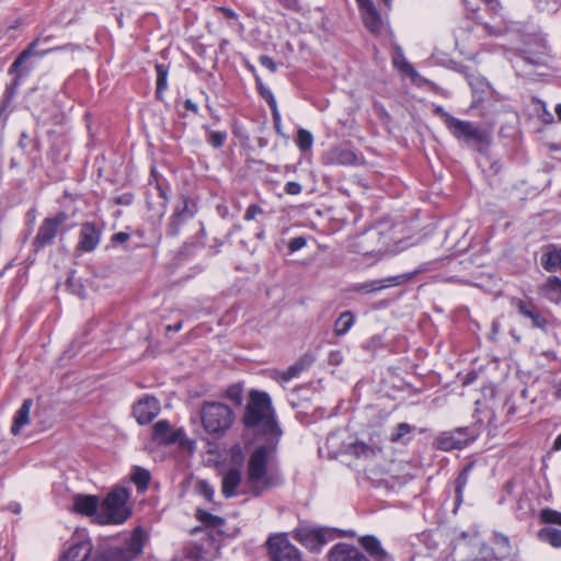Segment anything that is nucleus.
I'll use <instances>...</instances> for the list:
<instances>
[{
  "mask_svg": "<svg viewBox=\"0 0 561 561\" xmlns=\"http://www.w3.org/2000/svg\"><path fill=\"white\" fill-rule=\"evenodd\" d=\"M296 145L302 152L310 150L313 145L312 134L307 129L299 128L297 131Z\"/></svg>",
  "mask_w": 561,
  "mask_h": 561,
  "instance_id": "nucleus-34",
  "label": "nucleus"
},
{
  "mask_svg": "<svg viewBox=\"0 0 561 561\" xmlns=\"http://www.w3.org/2000/svg\"><path fill=\"white\" fill-rule=\"evenodd\" d=\"M260 94L266 102L268 101V96H274L271 90L262 85L260 87Z\"/></svg>",
  "mask_w": 561,
  "mask_h": 561,
  "instance_id": "nucleus-57",
  "label": "nucleus"
},
{
  "mask_svg": "<svg viewBox=\"0 0 561 561\" xmlns=\"http://www.w3.org/2000/svg\"><path fill=\"white\" fill-rule=\"evenodd\" d=\"M217 10L222 15V18L229 22L231 27L240 32L243 31V26L238 20V14L233 10L225 7H220Z\"/></svg>",
  "mask_w": 561,
  "mask_h": 561,
  "instance_id": "nucleus-35",
  "label": "nucleus"
},
{
  "mask_svg": "<svg viewBox=\"0 0 561 561\" xmlns=\"http://www.w3.org/2000/svg\"><path fill=\"white\" fill-rule=\"evenodd\" d=\"M540 263L547 272H556L561 268V249H557L554 245L547 247Z\"/></svg>",
  "mask_w": 561,
  "mask_h": 561,
  "instance_id": "nucleus-27",
  "label": "nucleus"
},
{
  "mask_svg": "<svg viewBox=\"0 0 561 561\" xmlns=\"http://www.w3.org/2000/svg\"><path fill=\"white\" fill-rule=\"evenodd\" d=\"M68 215L65 211H59L55 216L45 218L38 227L37 233L33 240V248L35 252L41 251L47 245H50L60 231V227L67 221Z\"/></svg>",
  "mask_w": 561,
  "mask_h": 561,
  "instance_id": "nucleus-7",
  "label": "nucleus"
},
{
  "mask_svg": "<svg viewBox=\"0 0 561 561\" xmlns=\"http://www.w3.org/2000/svg\"><path fill=\"white\" fill-rule=\"evenodd\" d=\"M152 437L159 444L165 445L179 443L181 446H186L194 444L185 437L182 428H173L167 420H160L153 425Z\"/></svg>",
  "mask_w": 561,
  "mask_h": 561,
  "instance_id": "nucleus-12",
  "label": "nucleus"
},
{
  "mask_svg": "<svg viewBox=\"0 0 561 561\" xmlns=\"http://www.w3.org/2000/svg\"><path fill=\"white\" fill-rule=\"evenodd\" d=\"M129 238H130L129 233L121 231V232L113 234L112 242L115 244L124 243L127 240H129Z\"/></svg>",
  "mask_w": 561,
  "mask_h": 561,
  "instance_id": "nucleus-53",
  "label": "nucleus"
},
{
  "mask_svg": "<svg viewBox=\"0 0 561 561\" xmlns=\"http://www.w3.org/2000/svg\"><path fill=\"white\" fill-rule=\"evenodd\" d=\"M556 114H557L559 121H561V104H558L556 106Z\"/></svg>",
  "mask_w": 561,
  "mask_h": 561,
  "instance_id": "nucleus-64",
  "label": "nucleus"
},
{
  "mask_svg": "<svg viewBox=\"0 0 561 561\" xmlns=\"http://www.w3.org/2000/svg\"><path fill=\"white\" fill-rule=\"evenodd\" d=\"M156 72H157L156 95L158 99H161L163 91L167 89L168 67L163 64H158V65H156Z\"/></svg>",
  "mask_w": 561,
  "mask_h": 561,
  "instance_id": "nucleus-33",
  "label": "nucleus"
},
{
  "mask_svg": "<svg viewBox=\"0 0 561 561\" xmlns=\"http://www.w3.org/2000/svg\"><path fill=\"white\" fill-rule=\"evenodd\" d=\"M275 443L257 446L250 455L243 482V493L259 497L284 484V477L275 461Z\"/></svg>",
  "mask_w": 561,
  "mask_h": 561,
  "instance_id": "nucleus-1",
  "label": "nucleus"
},
{
  "mask_svg": "<svg viewBox=\"0 0 561 561\" xmlns=\"http://www.w3.org/2000/svg\"><path fill=\"white\" fill-rule=\"evenodd\" d=\"M414 274H401L396 276H389L381 279H374L362 284H355L352 286V291L360 294H371L379 291L385 288L402 285L409 282Z\"/></svg>",
  "mask_w": 561,
  "mask_h": 561,
  "instance_id": "nucleus-14",
  "label": "nucleus"
},
{
  "mask_svg": "<svg viewBox=\"0 0 561 561\" xmlns=\"http://www.w3.org/2000/svg\"><path fill=\"white\" fill-rule=\"evenodd\" d=\"M226 396L229 400H231L236 404H241L242 388L239 385H232L226 390Z\"/></svg>",
  "mask_w": 561,
  "mask_h": 561,
  "instance_id": "nucleus-43",
  "label": "nucleus"
},
{
  "mask_svg": "<svg viewBox=\"0 0 561 561\" xmlns=\"http://www.w3.org/2000/svg\"><path fill=\"white\" fill-rule=\"evenodd\" d=\"M497 542H501L503 546H506V547H508V545H510L508 537L505 535H499Z\"/></svg>",
  "mask_w": 561,
  "mask_h": 561,
  "instance_id": "nucleus-59",
  "label": "nucleus"
},
{
  "mask_svg": "<svg viewBox=\"0 0 561 561\" xmlns=\"http://www.w3.org/2000/svg\"><path fill=\"white\" fill-rule=\"evenodd\" d=\"M468 82L474 92L480 91L483 93L489 88L484 79L476 76H468Z\"/></svg>",
  "mask_w": 561,
  "mask_h": 561,
  "instance_id": "nucleus-44",
  "label": "nucleus"
},
{
  "mask_svg": "<svg viewBox=\"0 0 561 561\" xmlns=\"http://www.w3.org/2000/svg\"><path fill=\"white\" fill-rule=\"evenodd\" d=\"M264 210L261 206L256 204H251L248 206L244 213V219L248 221L254 220L257 215L263 214Z\"/></svg>",
  "mask_w": 561,
  "mask_h": 561,
  "instance_id": "nucleus-46",
  "label": "nucleus"
},
{
  "mask_svg": "<svg viewBox=\"0 0 561 561\" xmlns=\"http://www.w3.org/2000/svg\"><path fill=\"white\" fill-rule=\"evenodd\" d=\"M267 104L272 111V114H274L275 111H278L277 103L274 96H268Z\"/></svg>",
  "mask_w": 561,
  "mask_h": 561,
  "instance_id": "nucleus-58",
  "label": "nucleus"
},
{
  "mask_svg": "<svg viewBox=\"0 0 561 561\" xmlns=\"http://www.w3.org/2000/svg\"><path fill=\"white\" fill-rule=\"evenodd\" d=\"M261 66L268 69L271 72H275L277 70L276 62L267 55H262L259 58Z\"/></svg>",
  "mask_w": 561,
  "mask_h": 561,
  "instance_id": "nucleus-50",
  "label": "nucleus"
},
{
  "mask_svg": "<svg viewBox=\"0 0 561 561\" xmlns=\"http://www.w3.org/2000/svg\"><path fill=\"white\" fill-rule=\"evenodd\" d=\"M359 543L373 561H393L392 557L382 548L377 537L363 536L359 538Z\"/></svg>",
  "mask_w": 561,
  "mask_h": 561,
  "instance_id": "nucleus-21",
  "label": "nucleus"
},
{
  "mask_svg": "<svg viewBox=\"0 0 561 561\" xmlns=\"http://www.w3.org/2000/svg\"><path fill=\"white\" fill-rule=\"evenodd\" d=\"M184 222L185 220L172 215L167 228V233L171 237H176L180 233L181 227Z\"/></svg>",
  "mask_w": 561,
  "mask_h": 561,
  "instance_id": "nucleus-42",
  "label": "nucleus"
},
{
  "mask_svg": "<svg viewBox=\"0 0 561 561\" xmlns=\"http://www.w3.org/2000/svg\"><path fill=\"white\" fill-rule=\"evenodd\" d=\"M195 516L198 522L205 527L204 534L207 537L205 542H202L199 546H196L197 552L195 553V558L201 561L204 560V552H208L209 550H217L218 545L215 538V530H218L220 527L225 525V519L222 517L213 515L202 508H197Z\"/></svg>",
  "mask_w": 561,
  "mask_h": 561,
  "instance_id": "nucleus-6",
  "label": "nucleus"
},
{
  "mask_svg": "<svg viewBox=\"0 0 561 561\" xmlns=\"http://www.w3.org/2000/svg\"><path fill=\"white\" fill-rule=\"evenodd\" d=\"M285 7L294 8L297 4V0H279Z\"/></svg>",
  "mask_w": 561,
  "mask_h": 561,
  "instance_id": "nucleus-60",
  "label": "nucleus"
},
{
  "mask_svg": "<svg viewBox=\"0 0 561 561\" xmlns=\"http://www.w3.org/2000/svg\"><path fill=\"white\" fill-rule=\"evenodd\" d=\"M328 559L329 561H360L363 553L348 543L339 542L330 549Z\"/></svg>",
  "mask_w": 561,
  "mask_h": 561,
  "instance_id": "nucleus-20",
  "label": "nucleus"
},
{
  "mask_svg": "<svg viewBox=\"0 0 561 561\" xmlns=\"http://www.w3.org/2000/svg\"><path fill=\"white\" fill-rule=\"evenodd\" d=\"M351 453L354 454L356 457H371L376 454V449L364 444L360 442H357L351 446Z\"/></svg>",
  "mask_w": 561,
  "mask_h": 561,
  "instance_id": "nucleus-37",
  "label": "nucleus"
},
{
  "mask_svg": "<svg viewBox=\"0 0 561 561\" xmlns=\"http://www.w3.org/2000/svg\"><path fill=\"white\" fill-rule=\"evenodd\" d=\"M203 428L214 438L222 437L234 422L232 409L217 401H205L199 409Z\"/></svg>",
  "mask_w": 561,
  "mask_h": 561,
  "instance_id": "nucleus-3",
  "label": "nucleus"
},
{
  "mask_svg": "<svg viewBox=\"0 0 561 561\" xmlns=\"http://www.w3.org/2000/svg\"><path fill=\"white\" fill-rule=\"evenodd\" d=\"M243 423L245 427L255 428L270 436L271 439H277L282 435L275 420L271 398L265 392L252 391L250 393V400L243 414Z\"/></svg>",
  "mask_w": 561,
  "mask_h": 561,
  "instance_id": "nucleus-2",
  "label": "nucleus"
},
{
  "mask_svg": "<svg viewBox=\"0 0 561 561\" xmlns=\"http://www.w3.org/2000/svg\"><path fill=\"white\" fill-rule=\"evenodd\" d=\"M342 359V356H341V353L340 352H332L330 354V363L331 364H335L337 365Z\"/></svg>",
  "mask_w": 561,
  "mask_h": 561,
  "instance_id": "nucleus-56",
  "label": "nucleus"
},
{
  "mask_svg": "<svg viewBox=\"0 0 561 561\" xmlns=\"http://www.w3.org/2000/svg\"><path fill=\"white\" fill-rule=\"evenodd\" d=\"M242 484V472L239 468L232 467L229 468L222 476L221 480V493L226 499L234 497L241 492H239V488ZM242 494L243 491H242Z\"/></svg>",
  "mask_w": 561,
  "mask_h": 561,
  "instance_id": "nucleus-18",
  "label": "nucleus"
},
{
  "mask_svg": "<svg viewBox=\"0 0 561 561\" xmlns=\"http://www.w3.org/2000/svg\"><path fill=\"white\" fill-rule=\"evenodd\" d=\"M157 188L159 191V196L162 197L164 201H167L168 197H167L165 191L160 185H158Z\"/></svg>",
  "mask_w": 561,
  "mask_h": 561,
  "instance_id": "nucleus-63",
  "label": "nucleus"
},
{
  "mask_svg": "<svg viewBox=\"0 0 561 561\" xmlns=\"http://www.w3.org/2000/svg\"><path fill=\"white\" fill-rule=\"evenodd\" d=\"M314 528H298L294 533V538L304 546L314 548Z\"/></svg>",
  "mask_w": 561,
  "mask_h": 561,
  "instance_id": "nucleus-32",
  "label": "nucleus"
},
{
  "mask_svg": "<svg viewBox=\"0 0 561 561\" xmlns=\"http://www.w3.org/2000/svg\"><path fill=\"white\" fill-rule=\"evenodd\" d=\"M538 294L552 304L561 305V279L558 276H549L538 286Z\"/></svg>",
  "mask_w": 561,
  "mask_h": 561,
  "instance_id": "nucleus-22",
  "label": "nucleus"
},
{
  "mask_svg": "<svg viewBox=\"0 0 561 561\" xmlns=\"http://www.w3.org/2000/svg\"><path fill=\"white\" fill-rule=\"evenodd\" d=\"M307 244V240L305 237H296V238H293L290 239L289 243H288V248L290 250V252H296L300 249H302L305 245Z\"/></svg>",
  "mask_w": 561,
  "mask_h": 561,
  "instance_id": "nucleus-49",
  "label": "nucleus"
},
{
  "mask_svg": "<svg viewBox=\"0 0 561 561\" xmlns=\"http://www.w3.org/2000/svg\"><path fill=\"white\" fill-rule=\"evenodd\" d=\"M160 412V403L153 397H145L134 404L133 413L139 424L150 423Z\"/></svg>",
  "mask_w": 561,
  "mask_h": 561,
  "instance_id": "nucleus-16",
  "label": "nucleus"
},
{
  "mask_svg": "<svg viewBox=\"0 0 561 561\" xmlns=\"http://www.w3.org/2000/svg\"><path fill=\"white\" fill-rule=\"evenodd\" d=\"M197 490L201 495H203L208 502H213L215 491L213 486L205 480H201L197 482Z\"/></svg>",
  "mask_w": 561,
  "mask_h": 561,
  "instance_id": "nucleus-40",
  "label": "nucleus"
},
{
  "mask_svg": "<svg viewBox=\"0 0 561 561\" xmlns=\"http://www.w3.org/2000/svg\"><path fill=\"white\" fill-rule=\"evenodd\" d=\"M39 43V39L36 38L34 39L28 46L26 49H24L18 57L16 59L13 61V64L11 65L10 69H9V73L11 75H16L15 79L13 80V82L7 87L4 93H3V96H2V101L0 103V122H3L5 123V121L8 119V116H9V108L11 107V104L13 102V99L16 94V90H18V87L20 84V77L23 75L20 70V68L22 67L23 62L31 57V55L34 53V49L37 47Z\"/></svg>",
  "mask_w": 561,
  "mask_h": 561,
  "instance_id": "nucleus-5",
  "label": "nucleus"
},
{
  "mask_svg": "<svg viewBox=\"0 0 561 561\" xmlns=\"http://www.w3.org/2000/svg\"><path fill=\"white\" fill-rule=\"evenodd\" d=\"M267 546L270 561H300L299 550L284 534L271 536Z\"/></svg>",
  "mask_w": 561,
  "mask_h": 561,
  "instance_id": "nucleus-10",
  "label": "nucleus"
},
{
  "mask_svg": "<svg viewBox=\"0 0 561 561\" xmlns=\"http://www.w3.org/2000/svg\"><path fill=\"white\" fill-rule=\"evenodd\" d=\"M364 158L346 145L330 148L323 156L325 164L332 165H358Z\"/></svg>",
  "mask_w": 561,
  "mask_h": 561,
  "instance_id": "nucleus-13",
  "label": "nucleus"
},
{
  "mask_svg": "<svg viewBox=\"0 0 561 561\" xmlns=\"http://www.w3.org/2000/svg\"><path fill=\"white\" fill-rule=\"evenodd\" d=\"M207 130V142L210 144L214 148H220L224 146L227 139L226 131H217L206 128Z\"/></svg>",
  "mask_w": 561,
  "mask_h": 561,
  "instance_id": "nucleus-36",
  "label": "nucleus"
},
{
  "mask_svg": "<svg viewBox=\"0 0 561 561\" xmlns=\"http://www.w3.org/2000/svg\"><path fill=\"white\" fill-rule=\"evenodd\" d=\"M92 548V542L89 539L73 542L60 561H96L98 557L91 556Z\"/></svg>",
  "mask_w": 561,
  "mask_h": 561,
  "instance_id": "nucleus-19",
  "label": "nucleus"
},
{
  "mask_svg": "<svg viewBox=\"0 0 561 561\" xmlns=\"http://www.w3.org/2000/svg\"><path fill=\"white\" fill-rule=\"evenodd\" d=\"M301 185L295 181L287 182L284 187V191L289 195H298L301 193Z\"/></svg>",
  "mask_w": 561,
  "mask_h": 561,
  "instance_id": "nucleus-51",
  "label": "nucleus"
},
{
  "mask_svg": "<svg viewBox=\"0 0 561 561\" xmlns=\"http://www.w3.org/2000/svg\"><path fill=\"white\" fill-rule=\"evenodd\" d=\"M231 461L234 465H241L244 460L243 449L240 445H234L230 450Z\"/></svg>",
  "mask_w": 561,
  "mask_h": 561,
  "instance_id": "nucleus-47",
  "label": "nucleus"
},
{
  "mask_svg": "<svg viewBox=\"0 0 561 561\" xmlns=\"http://www.w3.org/2000/svg\"><path fill=\"white\" fill-rule=\"evenodd\" d=\"M365 26L373 33H379L382 21L374 2L359 9Z\"/></svg>",
  "mask_w": 561,
  "mask_h": 561,
  "instance_id": "nucleus-24",
  "label": "nucleus"
},
{
  "mask_svg": "<svg viewBox=\"0 0 561 561\" xmlns=\"http://www.w3.org/2000/svg\"><path fill=\"white\" fill-rule=\"evenodd\" d=\"M142 546V534L137 529L124 547L108 548L96 561H131L141 553Z\"/></svg>",
  "mask_w": 561,
  "mask_h": 561,
  "instance_id": "nucleus-8",
  "label": "nucleus"
},
{
  "mask_svg": "<svg viewBox=\"0 0 561 561\" xmlns=\"http://www.w3.org/2000/svg\"><path fill=\"white\" fill-rule=\"evenodd\" d=\"M131 480L137 485L138 491H145L150 482V472L147 469L136 467Z\"/></svg>",
  "mask_w": 561,
  "mask_h": 561,
  "instance_id": "nucleus-31",
  "label": "nucleus"
},
{
  "mask_svg": "<svg viewBox=\"0 0 561 561\" xmlns=\"http://www.w3.org/2000/svg\"><path fill=\"white\" fill-rule=\"evenodd\" d=\"M272 116H273V123H274V127H275L276 133L278 135H280V136H285L284 133H283V129H282L279 111H275V113L272 114Z\"/></svg>",
  "mask_w": 561,
  "mask_h": 561,
  "instance_id": "nucleus-52",
  "label": "nucleus"
},
{
  "mask_svg": "<svg viewBox=\"0 0 561 561\" xmlns=\"http://www.w3.org/2000/svg\"><path fill=\"white\" fill-rule=\"evenodd\" d=\"M173 215L185 221L194 216L193 210L188 207L187 198L182 199L181 204L175 207Z\"/></svg>",
  "mask_w": 561,
  "mask_h": 561,
  "instance_id": "nucleus-38",
  "label": "nucleus"
},
{
  "mask_svg": "<svg viewBox=\"0 0 561 561\" xmlns=\"http://www.w3.org/2000/svg\"><path fill=\"white\" fill-rule=\"evenodd\" d=\"M181 329H182V322H178L174 325H168V328H167L168 331H174V332H178Z\"/></svg>",
  "mask_w": 561,
  "mask_h": 561,
  "instance_id": "nucleus-61",
  "label": "nucleus"
},
{
  "mask_svg": "<svg viewBox=\"0 0 561 561\" xmlns=\"http://www.w3.org/2000/svg\"><path fill=\"white\" fill-rule=\"evenodd\" d=\"M355 321V317L351 311H344L340 314L334 323V333L336 335L346 334L350 329L353 327Z\"/></svg>",
  "mask_w": 561,
  "mask_h": 561,
  "instance_id": "nucleus-30",
  "label": "nucleus"
},
{
  "mask_svg": "<svg viewBox=\"0 0 561 561\" xmlns=\"http://www.w3.org/2000/svg\"><path fill=\"white\" fill-rule=\"evenodd\" d=\"M128 492L125 489H116L107 494L96 515L99 524H122L130 515L126 502Z\"/></svg>",
  "mask_w": 561,
  "mask_h": 561,
  "instance_id": "nucleus-4",
  "label": "nucleus"
},
{
  "mask_svg": "<svg viewBox=\"0 0 561 561\" xmlns=\"http://www.w3.org/2000/svg\"><path fill=\"white\" fill-rule=\"evenodd\" d=\"M99 499L95 495L77 494L73 497V512L87 516L98 515L99 513Z\"/></svg>",
  "mask_w": 561,
  "mask_h": 561,
  "instance_id": "nucleus-23",
  "label": "nucleus"
},
{
  "mask_svg": "<svg viewBox=\"0 0 561 561\" xmlns=\"http://www.w3.org/2000/svg\"><path fill=\"white\" fill-rule=\"evenodd\" d=\"M314 362V357L310 354H305L298 360H296L291 366H289L285 371L282 373V380L289 381L300 375V373L307 370L312 363Z\"/></svg>",
  "mask_w": 561,
  "mask_h": 561,
  "instance_id": "nucleus-25",
  "label": "nucleus"
},
{
  "mask_svg": "<svg viewBox=\"0 0 561 561\" xmlns=\"http://www.w3.org/2000/svg\"><path fill=\"white\" fill-rule=\"evenodd\" d=\"M33 405L32 399H25L16 411L13 417V424L11 426V433L18 435L21 430L30 423V413Z\"/></svg>",
  "mask_w": 561,
  "mask_h": 561,
  "instance_id": "nucleus-26",
  "label": "nucleus"
},
{
  "mask_svg": "<svg viewBox=\"0 0 561 561\" xmlns=\"http://www.w3.org/2000/svg\"><path fill=\"white\" fill-rule=\"evenodd\" d=\"M314 547H321L328 542L330 531L325 528H314Z\"/></svg>",
  "mask_w": 561,
  "mask_h": 561,
  "instance_id": "nucleus-45",
  "label": "nucleus"
},
{
  "mask_svg": "<svg viewBox=\"0 0 561 561\" xmlns=\"http://www.w3.org/2000/svg\"><path fill=\"white\" fill-rule=\"evenodd\" d=\"M470 469H471L470 465L466 466L460 471V473L458 474V477L455 480V493H456L455 503H456V507H459L460 504L462 503V494H463V490H465V488H466V485L468 483Z\"/></svg>",
  "mask_w": 561,
  "mask_h": 561,
  "instance_id": "nucleus-29",
  "label": "nucleus"
},
{
  "mask_svg": "<svg viewBox=\"0 0 561 561\" xmlns=\"http://www.w3.org/2000/svg\"><path fill=\"white\" fill-rule=\"evenodd\" d=\"M434 113L436 115H438L444 121L447 128H449L454 124V122L457 119L456 117H454L453 115L447 113L442 106H437L434 110Z\"/></svg>",
  "mask_w": 561,
  "mask_h": 561,
  "instance_id": "nucleus-48",
  "label": "nucleus"
},
{
  "mask_svg": "<svg viewBox=\"0 0 561 561\" xmlns=\"http://www.w3.org/2000/svg\"><path fill=\"white\" fill-rule=\"evenodd\" d=\"M513 305L522 317L530 321L533 328L540 330L547 329L548 320L533 301L514 299Z\"/></svg>",
  "mask_w": 561,
  "mask_h": 561,
  "instance_id": "nucleus-15",
  "label": "nucleus"
},
{
  "mask_svg": "<svg viewBox=\"0 0 561 561\" xmlns=\"http://www.w3.org/2000/svg\"><path fill=\"white\" fill-rule=\"evenodd\" d=\"M133 195L131 194H123L118 197H116L115 202L118 205H129L133 202Z\"/></svg>",
  "mask_w": 561,
  "mask_h": 561,
  "instance_id": "nucleus-54",
  "label": "nucleus"
},
{
  "mask_svg": "<svg viewBox=\"0 0 561 561\" xmlns=\"http://www.w3.org/2000/svg\"><path fill=\"white\" fill-rule=\"evenodd\" d=\"M184 107L187 110V111H191L193 113H197L198 112V106L196 103H194L192 100H186L184 102Z\"/></svg>",
  "mask_w": 561,
  "mask_h": 561,
  "instance_id": "nucleus-55",
  "label": "nucleus"
},
{
  "mask_svg": "<svg viewBox=\"0 0 561 561\" xmlns=\"http://www.w3.org/2000/svg\"><path fill=\"white\" fill-rule=\"evenodd\" d=\"M540 517L547 524H554V525L561 526V513L560 512H557V511H553L550 508H545L541 511Z\"/></svg>",
  "mask_w": 561,
  "mask_h": 561,
  "instance_id": "nucleus-39",
  "label": "nucleus"
},
{
  "mask_svg": "<svg viewBox=\"0 0 561 561\" xmlns=\"http://www.w3.org/2000/svg\"><path fill=\"white\" fill-rule=\"evenodd\" d=\"M553 448L556 450H560L561 449V434L557 436V438L554 439L553 442Z\"/></svg>",
  "mask_w": 561,
  "mask_h": 561,
  "instance_id": "nucleus-62",
  "label": "nucleus"
},
{
  "mask_svg": "<svg viewBox=\"0 0 561 561\" xmlns=\"http://www.w3.org/2000/svg\"><path fill=\"white\" fill-rule=\"evenodd\" d=\"M101 229L93 222H83L79 233L77 250L81 252H91L100 243Z\"/></svg>",
  "mask_w": 561,
  "mask_h": 561,
  "instance_id": "nucleus-17",
  "label": "nucleus"
},
{
  "mask_svg": "<svg viewBox=\"0 0 561 561\" xmlns=\"http://www.w3.org/2000/svg\"><path fill=\"white\" fill-rule=\"evenodd\" d=\"M450 133L459 140L469 146L483 145L489 142V135L472 122L456 119L448 128Z\"/></svg>",
  "mask_w": 561,
  "mask_h": 561,
  "instance_id": "nucleus-9",
  "label": "nucleus"
},
{
  "mask_svg": "<svg viewBox=\"0 0 561 561\" xmlns=\"http://www.w3.org/2000/svg\"><path fill=\"white\" fill-rule=\"evenodd\" d=\"M538 538L554 548L561 547V530L549 525L538 531Z\"/></svg>",
  "mask_w": 561,
  "mask_h": 561,
  "instance_id": "nucleus-28",
  "label": "nucleus"
},
{
  "mask_svg": "<svg viewBox=\"0 0 561 561\" xmlns=\"http://www.w3.org/2000/svg\"><path fill=\"white\" fill-rule=\"evenodd\" d=\"M474 439L469 427H457L453 431L442 432L435 439V446L443 451L462 449Z\"/></svg>",
  "mask_w": 561,
  "mask_h": 561,
  "instance_id": "nucleus-11",
  "label": "nucleus"
},
{
  "mask_svg": "<svg viewBox=\"0 0 561 561\" xmlns=\"http://www.w3.org/2000/svg\"><path fill=\"white\" fill-rule=\"evenodd\" d=\"M412 431V426L408 423H400L396 427L394 432L391 434V442H399L405 435L410 434Z\"/></svg>",
  "mask_w": 561,
  "mask_h": 561,
  "instance_id": "nucleus-41",
  "label": "nucleus"
}]
</instances>
